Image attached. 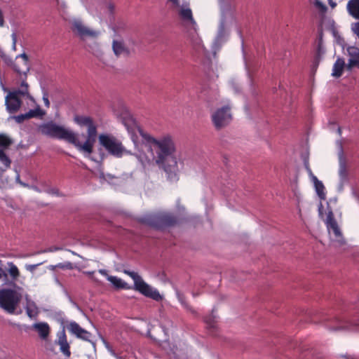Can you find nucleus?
<instances>
[{
  "label": "nucleus",
  "instance_id": "nucleus-1",
  "mask_svg": "<svg viewBox=\"0 0 359 359\" xmlns=\"http://www.w3.org/2000/svg\"><path fill=\"white\" fill-rule=\"evenodd\" d=\"M139 133L155 152L156 164L162 168L168 175L170 181H177V161L175 156L176 146L174 140L170 135L155 138L143 130L140 129Z\"/></svg>",
  "mask_w": 359,
  "mask_h": 359
},
{
  "label": "nucleus",
  "instance_id": "nucleus-2",
  "mask_svg": "<svg viewBox=\"0 0 359 359\" xmlns=\"http://www.w3.org/2000/svg\"><path fill=\"white\" fill-rule=\"evenodd\" d=\"M39 131L48 137L62 140L72 144L75 142L74 139V132L68 130L63 126L57 125L53 121H48L39 126Z\"/></svg>",
  "mask_w": 359,
  "mask_h": 359
},
{
  "label": "nucleus",
  "instance_id": "nucleus-3",
  "mask_svg": "<svg viewBox=\"0 0 359 359\" xmlns=\"http://www.w3.org/2000/svg\"><path fill=\"white\" fill-rule=\"evenodd\" d=\"M141 222L156 229H163L175 225L177 219L172 213L157 212L145 215Z\"/></svg>",
  "mask_w": 359,
  "mask_h": 359
},
{
  "label": "nucleus",
  "instance_id": "nucleus-4",
  "mask_svg": "<svg viewBox=\"0 0 359 359\" xmlns=\"http://www.w3.org/2000/svg\"><path fill=\"white\" fill-rule=\"evenodd\" d=\"M123 273L129 276L134 281V289L144 296L151 298L155 301H161L163 297L159 292L145 283L142 277L136 272L124 269Z\"/></svg>",
  "mask_w": 359,
  "mask_h": 359
},
{
  "label": "nucleus",
  "instance_id": "nucleus-5",
  "mask_svg": "<svg viewBox=\"0 0 359 359\" xmlns=\"http://www.w3.org/2000/svg\"><path fill=\"white\" fill-rule=\"evenodd\" d=\"M99 142L110 155L114 157L121 158L125 153H127L121 142L113 135L101 134L99 135Z\"/></svg>",
  "mask_w": 359,
  "mask_h": 359
},
{
  "label": "nucleus",
  "instance_id": "nucleus-6",
  "mask_svg": "<svg viewBox=\"0 0 359 359\" xmlns=\"http://www.w3.org/2000/svg\"><path fill=\"white\" fill-rule=\"evenodd\" d=\"M21 294L12 289L0 290V306L8 313H14Z\"/></svg>",
  "mask_w": 359,
  "mask_h": 359
},
{
  "label": "nucleus",
  "instance_id": "nucleus-7",
  "mask_svg": "<svg viewBox=\"0 0 359 359\" xmlns=\"http://www.w3.org/2000/svg\"><path fill=\"white\" fill-rule=\"evenodd\" d=\"M97 127L92 123L88 126L87 137L83 144L79 140V135L74 133V139L75 142H72V144L80 151L90 154L93 151V146L96 140L97 137Z\"/></svg>",
  "mask_w": 359,
  "mask_h": 359
},
{
  "label": "nucleus",
  "instance_id": "nucleus-8",
  "mask_svg": "<svg viewBox=\"0 0 359 359\" xmlns=\"http://www.w3.org/2000/svg\"><path fill=\"white\" fill-rule=\"evenodd\" d=\"M73 33L81 40L97 39L100 32L86 26L80 19H74L71 22Z\"/></svg>",
  "mask_w": 359,
  "mask_h": 359
},
{
  "label": "nucleus",
  "instance_id": "nucleus-9",
  "mask_svg": "<svg viewBox=\"0 0 359 359\" xmlns=\"http://www.w3.org/2000/svg\"><path fill=\"white\" fill-rule=\"evenodd\" d=\"M231 107L224 106L217 109L211 116L212 121L217 130L226 126L231 121Z\"/></svg>",
  "mask_w": 359,
  "mask_h": 359
},
{
  "label": "nucleus",
  "instance_id": "nucleus-10",
  "mask_svg": "<svg viewBox=\"0 0 359 359\" xmlns=\"http://www.w3.org/2000/svg\"><path fill=\"white\" fill-rule=\"evenodd\" d=\"M325 224L331 239L340 245L343 244L344 243L343 235L332 211L327 212Z\"/></svg>",
  "mask_w": 359,
  "mask_h": 359
},
{
  "label": "nucleus",
  "instance_id": "nucleus-11",
  "mask_svg": "<svg viewBox=\"0 0 359 359\" xmlns=\"http://www.w3.org/2000/svg\"><path fill=\"white\" fill-rule=\"evenodd\" d=\"M172 8H178V15L180 19L190 26L195 32L197 30V23L193 17L192 11L190 8L189 3L187 1H183L182 4L180 3V7H172Z\"/></svg>",
  "mask_w": 359,
  "mask_h": 359
},
{
  "label": "nucleus",
  "instance_id": "nucleus-12",
  "mask_svg": "<svg viewBox=\"0 0 359 359\" xmlns=\"http://www.w3.org/2000/svg\"><path fill=\"white\" fill-rule=\"evenodd\" d=\"M329 330L332 331H356L359 330V322L343 320L336 318L326 324Z\"/></svg>",
  "mask_w": 359,
  "mask_h": 359
},
{
  "label": "nucleus",
  "instance_id": "nucleus-13",
  "mask_svg": "<svg viewBox=\"0 0 359 359\" xmlns=\"http://www.w3.org/2000/svg\"><path fill=\"white\" fill-rule=\"evenodd\" d=\"M14 70L20 75L27 77V74L29 71V58L26 53H22L16 57L13 65Z\"/></svg>",
  "mask_w": 359,
  "mask_h": 359
},
{
  "label": "nucleus",
  "instance_id": "nucleus-14",
  "mask_svg": "<svg viewBox=\"0 0 359 359\" xmlns=\"http://www.w3.org/2000/svg\"><path fill=\"white\" fill-rule=\"evenodd\" d=\"M21 104L22 101L20 97L18 96L16 93L12 91L6 95V105L9 112L13 113L17 111L20 109Z\"/></svg>",
  "mask_w": 359,
  "mask_h": 359
},
{
  "label": "nucleus",
  "instance_id": "nucleus-15",
  "mask_svg": "<svg viewBox=\"0 0 359 359\" xmlns=\"http://www.w3.org/2000/svg\"><path fill=\"white\" fill-rule=\"evenodd\" d=\"M8 269L6 271L8 273V280H4L6 285L10 286H14L15 282L19 279L20 276V272L18 266L12 262H8Z\"/></svg>",
  "mask_w": 359,
  "mask_h": 359
},
{
  "label": "nucleus",
  "instance_id": "nucleus-16",
  "mask_svg": "<svg viewBox=\"0 0 359 359\" xmlns=\"http://www.w3.org/2000/svg\"><path fill=\"white\" fill-rule=\"evenodd\" d=\"M98 272L104 276L114 285L116 289H126L128 290L130 287L127 283L124 282L120 278L114 276H109L105 269H99Z\"/></svg>",
  "mask_w": 359,
  "mask_h": 359
},
{
  "label": "nucleus",
  "instance_id": "nucleus-17",
  "mask_svg": "<svg viewBox=\"0 0 359 359\" xmlns=\"http://www.w3.org/2000/svg\"><path fill=\"white\" fill-rule=\"evenodd\" d=\"M56 344L60 346V351L67 358L70 357V346L67 339L65 329L57 333Z\"/></svg>",
  "mask_w": 359,
  "mask_h": 359
},
{
  "label": "nucleus",
  "instance_id": "nucleus-18",
  "mask_svg": "<svg viewBox=\"0 0 359 359\" xmlns=\"http://www.w3.org/2000/svg\"><path fill=\"white\" fill-rule=\"evenodd\" d=\"M348 53L351 58L348 60L347 69L351 70L354 67H358L359 68V49L352 48L348 50Z\"/></svg>",
  "mask_w": 359,
  "mask_h": 359
},
{
  "label": "nucleus",
  "instance_id": "nucleus-19",
  "mask_svg": "<svg viewBox=\"0 0 359 359\" xmlns=\"http://www.w3.org/2000/svg\"><path fill=\"white\" fill-rule=\"evenodd\" d=\"M33 328L38 332L42 339H46L50 333V327L46 323H37L33 325Z\"/></svg>",
  "mask_w": 359,
  "mask_h": 359
},
{
  "label": "nucleus",
  "instance_id": "nucleus-20",
  "mask_svg": "<svg viewBox=\"0 0 359 359\" xmlns=\"http://www.w3.org/2000/svg\"><path fill=\"white\" fill-rule=\"evenodd\" d=\"M348 14L356 20H359V0H349L346 5Z\"/></svg>",
  "mask_w": 359,
  "mask_h": 359
},
{
  "label": "nucleus",
  "instance_id": "nucleus-21",
  "mask_svg": "<svg viewBox=\"0 0 359 359\" xmlns=\"http://www.w3.org/2000/svg\"><path fill=\"white\" fill-rule=\"evenodd\" d=\"M344 67V60L340 57L337 58L333 65L332 75L336 78L340 77L343 74Z\"/></svg>",
  "mask_w": 359,
  "mask_h": 359
},
{
  "label": "nucleus",
  "instance_id": "nucleus-22",
  "mask_svg": "<svg viewBox=\"0 0 359 359\" xmlns=\"http://www.w3.org/2000/svg\"><path fill=\"white\" fill-rule=\"evenodd\" d=\"M112 48L114 54L116 56H119L122 54H128L127 48L121 41L114 40L112 43Z\"/></svg>",
  "mask_w": 359,
  "mask_h": 359
},
{
  "label": "nucleus",
  "instance_id": "nucleus-23",
  "mask_svg": "<svg viewBox=\"0 0 359 359\" xmlns=\"http://www.w3.org/2000/svg\"><path fill=\"white\" fill-rule=\"evenodd\" d=\"M339 175L341 182H344L348 180V171L347 165L345 161L341 158L339 160Z\"/></svg>",
  "mask_w": 359,
  "mask_h": 359
},
{
  "label": "nucleus",
  "instance_id": "nucleus-24",
  "mask_svg": "<svg viewBox=\"0 0 359 359\" xmlns=\"http://www.w3.org/2000/svg\"><path fill=\"white\" fill-rule=\"evenodd\" d=\"M13 92L16 93L20 97H26L31 100H33V97L29 93V86L25 80L22 81L20 88L16 90H13Z\"/></svg>",
  "mask_w": 359,
  "mask_h": 359
},
{
  "label": "nucleus",
  "instance_id": "nucleus-25",
  "mask_svg": "<svg viewBox=\"0 0 359 359\" xmlns=\"http://www.w3.org/2000/svg\"><path fill=\"white\" fill-rule=\"evenodd\" d=\"M27 315L30 318H35L38 314L37 307L34 302H27L25 307Z\"/></svg>",
  "mask_w": 359,
  "mask_h": 359
},
{
  "label": "nucleus",
  "instance_id": "nucleus-26",
  "mask_svg": "<svg viewBox=\"0 0 359 359\" xmlns=\"http://www.w3.org/2000/svg\"><path fill=\"white\" fill-rule=\"evenodd\" d=\"M313 181L315 184L316 192L320 198H325V194L324 193L325 187L323 182L316 177L313 176Z\"/></svg>",
  "mask_w": 359,
  "mask_h": 359
},
{
  "label": "nucleus",
  "instance_id": "nucleus-27",
  "mask_svg": "<svg viewBox=\"0 0 359 359\" xmlns=\"http://www.w3.org/2000/svg\"><path fill=\"white\" fill-rule=\"evenodd\" d=\"M0 161L4 164L5 168H0V174L3 173L6 169L10 168L11 161L8 156L5 154L3 149H0Z\"/></svg>",
  "mask_w": 359,
  "mask_h": 359
},
{
  "label": "nucleus",
  "instance_id": "nucleus-28",
  "mask_svg": "<svg viewBox=\"0 0 359 359\" xmlns=\"http://www.w3.org/2000/svg\"><path fill=\"white\" fill-rule=\"evenodd\" d=\"M74 121L81 126H88L93 123V119L89 116H76Z\"/></svg>",
  "mask_w": 359,
  "mask_h": 359
},
{
  "label": "nucleus",
  "instance_id": "nucleus-29",
  "mask_svg": "<svg viewBox=\"0 0 359 359\" xmlns=\"http://www.w3.org/2000/svg\"><path fill=\"white\" fill-rule=\"evenodd\" d=\"M68 330L73 334L76 335V337H80V334H82V331L83 328H82L77 323L71 322L67 325Z\"/></svg>",
  "mask_w": 359,
  "mask_h": 359
},
{
  "label": "nucleus",
  "instance_id": "nucleus-30",
  "mask_svg": "<svg viewBox=\"0 0 359 359\" xmlns=\"http://www.w3.org/2000/svg\"><path fill=\"white\" fill-rule=\"evenodd\" d=\"M204 321L207 325V328L210 330L212 334H214L217 329L216 320L215 316L210 315L205 317Z\"/></svg>",
  "mask_w": 359,
  "mask_h": 359
},
{
  "label": "nucleus",
  "instance_id": "nucleus-31",
  "mask_svg": "<svg viewBox=\"0 0 359 359\" xmlns=\"http://www.w3.org/2000/svg\"><path fill=\"white\" fill-rule=\"evenodd\" d=\"M45 114V111H43L39 105H37L35 109H30L28 112L25 113V116L28 119L34 117H41Z\"/></svg>",
  "mask_w": 359,
  "mask_h": 359
},
{
  "label": "nucleus",
  "instance_id": "nucleus-32",
  "mask_svg": "<svg viewBox=\"0 0 359 359\" xmlns=\"http://www.w3.org/2000/svg\"><path fill=\"white\" fill-rule=\"evenodd\" d=\"M323 31L320 30V32L318 34V41H317V50H316V54L318 57H320L323 54L325 53V50L323 45Z\"/></svg>",
  "mask_w": 359,
  "mask_h": 359
},
{
  "label": "nucleus",
  "instance_id": "nucleus-33",
  "mask_svg": "<svg viewBox=\"0 0 359 359\" xmlns=\"http://www.w3.org/2000/svg\"><path fill=\"white\" fill-rule=\"evenodd\" d=\"M13 143L12 140L4 134H0V147L8 148Z\"/></svg>",
  "mask_w": 359,
  "mask_h": 359
},
{
  "label": "nucleus",
  "instance_id": "nucleus-34",
  "mask_svg": "<svg viewBox=\"0 0 359 359\" xmlns=\"http://www.w3.org/2000/svg\"><path fill=\"white\" fill-rule=\"evenodd\" d=\"M314 6L320 12L323 13H325L327 10V6L320 0H315Z\"/></svg>",
  "mask_w": 359,
  "mask_h": 359
},
{
  "label": "nucleus",
  "instance_id": "nucleus-35",
  "mask_svg": "<svg viewBox=\"0 0 359 359\" xmlns=\"http://www.w3.org/2000/svg\"><path fill=\"white\" fill-rule=\"evenodd\" d=\"M92 337V334L90 332H89L88 331L86 330L85 329L83 330L82 331V334H80V337H79L78 338L79 339H81L83 341H89L90 342L91 341V338Z\"/></svg>",
  "mask_w": 359,
  "mask_h": 359
},
{
  "label": "nucleus",
  "instance_id": "nucleus-36",
  "mask_svg": "<svg viewBox=\"0 0 359 359\" xmlns=\"http://www.w3.org/2000/svg\"><path fill=\"white\" fill-rule=\"evenodd\" d=\"M352 32L359 39V21L353 22L351 25Z\"/></svg>",
  "mask_w": 359,
  "mask_h": 359
},
{
  "label": "nucleus",
  "instance_id": "nucleus-37",
  "mask_svg": "<svg viewBox=\"0 0 359 359\" xmlns=\"http://www.w3.org/2000/svg\"><path fill=\"white\" fill-rule=\"evenodd\" d=\"M83 273L88 276L93 282L96 283H100V281L94 276V271H86Z\"/></svg>",
  "mask_w": 359,
  "mask_h": 359
},
{
  "label": "nucleus",
  "instance_id": "nucleus-38",
  "mask_svg": "<svg viewBox=\"0 0 359 359\" xmlns=\"http://www.w3.org/2000/svg\"><path fill=\"white\" fill-rule=\"evenodd\" d=\"M15 121L19 123L23 122L26 119H28L27 117L25 116V114H20V115L15 116Z\"/></svg>",
  "mask_w": 359,
  "mask_h": 359
},
{
  "label": "nucleus",
  "instance_id": "nucleus-39",
  "mask_svg": "<svg viewBox=\"0 0 359 359\" xmlns=\"http://www.w3.org/2000/svg\"><path fill=\"white\" fill-rule=\"evenodd\" d=\"M0 280L3 281L8 280V273L0 267Z\"/></svg>",
  "mask_w": 359,
  "mask_h": 359
},
{
  "label": "nucleus",
  "instance_id": "nucleus-40",
  "mask_svg": "<svg viewBox=\"0 0 359 359\" xmlns=\"http://www.w3.org/2000/svg\"><path fill=\"white\" fill-rule=\"evenodd\" d=\"M38 266L39 264H27L25 266V268L27 271L33 272Z\"/></svg>",
  "mask_w": 359,
  "mask_h": 359
},
{
  "label": "nucleus",
  "instance_id": "nucleus-41",
  "mask_svg": "<svg viewBox=\"0 0 359 359\" xmlns=\"http://www.w3.org/2000/svg\"><path fill=\"white\" fill-rule=\"evenodd\" d=\"M58 266L61 269H72V264L71 262H67L65 264H60Z\"/></svg>",
  "mask_w": 359,
  "mask_h": 359
},
{
  "label": "nucleus",
  "instance_id": "nucleus-42",
  "mask_svg": "<svg viewBox=\"0 0 359 359\" xmlns=\"http://www.w3.org/2000/svg\"><path fill=\"white\" fill-rule=\"evenodd\" d=\"M43 102H44V104L46 107H50V102H49V100H48V95L46 94H44L43 96Z\"/></svg>",
  "mask_w": 359,
  "mask_h": 359
},
{
  "label": "nucleus",
  "instance_id": "nucleus-43",
  "mask_svg": "<svg viewBox=\"0 0 359 359\" xmlns=\"http://www.w3.org/2000/svg\"><path fill=\"white\" fill-rule=\"evenodd\" d=\"M172 4V7H180V0H168Z\"/></svg>",
  "mask_w": 359,
  "mask_h": 359
},
{
  "label": "nucleus",
  "instance_id": "nucleus-44",
  "mask_svg": "<svg viewBox=\"0 0 359 359\" xmlns=\"http://www.w3.org/2000/svg\"><path fill=\"white\" fill-rule=\"evenodd\" d=\"M4 18L2 11L0 9V27H4Z\"/></svg>",
  "mask_w": 359,
  "mask_h": 359
},
{
  "label": "nucleus",
  "instance_id": "nucleus-45",
  "mask_svg": "<svg viewBox=\"0 0 359 359\" xmlns=\"http://www.w3.org/2000/svg\"><path fill=\"white\" fill-rule=\"evenodd\" d=\"M328 2L332 8H334L337 6V4L334 2L332 0H328Z\"/></svg>",
  "mask_w": 359,
  "mask_h": 359
},
{
  "label": "nucleus",
  "instance_id": "nucleus-46",
  "mask_svg": "<svg viewBox=\"0 0 359 359\" xmlns=\"http://www.w3.org/2000/svg\"><path fill=\"white\" fill-rule=\"evenodd\" d=\"M309 173V175L313 178V176H315L313 174V172L311 170V169H309L306 170Z\"/></svg>",
  "mask_w": 359,
  "mask_h": 359
},
{
  "label": "nucleus",
  "instance_id": "nucleus-47",
  "mask_svg": "<svg viewBox=\"0 0 359 359\" xmlns=\"http://www.w3.org/2000/svg\"><path fill=\"white\" fill-rule=\"evenodd\" d=\"M304 165L306 170L311 169L309 162H305Z\"/></svg>",
  "mask_w": 359,
  "mask_h": 359
},
{
  "label": "nucleus",
  "instance_id": "nucleus-48",
  "mask_svg": "<svg viewBox=\"0 0 359 359\" xmlns=\"http://www.w3.org/2000/svg\"><path fill=\"white\" fill-rule=\"evenodd\" d=\"M32 189L33 190L36 191L40 192L39 189L37 187H36V186H33V187H32Z\"/></svg>",
  "mask_w": 359,
  "mask_h": 359
},
{
  "label": "nucleus",
  "instance_id": "nucleus-49",
  "mask_svg": "<svg viewBox=\"0 0 359 359\" xmlns=\"http://www.w3.org/2000/svg\"><path fill=\"white\" fill-rule=\"evenodd\" d=\"M12 37H13V43H14V46L15 45V41H16V36L15 34H12Z\"/></svg>",
  "mask_w": 359,
  "mask_h": 359
},
{
  "label": "nucleus",
  "instance_id": "nucleus-50",
  "mask_svg": "<svg viewBox=\"0 0 359 359\" xmlns=\"http://www.w3.org/2000/svg\"><path fill=\"white\" fill-rule=\"evenodd\" d=\"M20 184H21V185H22L23 187H28V185H27V184H26L25 183H23V182H20Z\"/></svg>",
  "mask_w": 359,
  "mask_h": 359
},
{
  "label": "nucleus",
  "instance_id": "nucleus-51",
  "mask_svg": "<svg viewBox=\"0 0 359 359\" xmlns=\"http://www.w3.org/2000/svg\"><path fill=\"white\" fill-rule=\"evenodd\" d=\"M113 8H114V7L111 5H110L109 6V9H110L111 11H112Z\"/></svg>",
  "mask_w": 359,
  "mask_h": 359
},
{
  "label": "nucleus",
  "instance_id": "nucleus-52",
  "mask_svg": "<svg viewBox=\"0 0 359 359\" xmlns=\"http://www.w3.org/2000/svg\"><path fill=\"white\" fill-rule=\"evenodd\" d=\"M51 193H52V194H56V191H54V189H52V190H51Z\"/></svg>",
  "mask_w": 359,
  "mask_h": 359
},
{
  "label": "nucleus",
  "instance_id": "nucleus-53",
  "mask_svg": "<svg viewBox=\"0 0 359 359\" xmlns=\"http://www.w3.org/2000/svg\"><path fill=\"white\" fill-rule=\"evenodd\" d=\"M346 359H355V358H346Z\"/></svg>",
  "mask_w": 359,
  "mask_h": 359
}]
</instances>
